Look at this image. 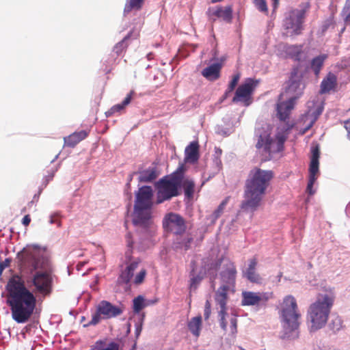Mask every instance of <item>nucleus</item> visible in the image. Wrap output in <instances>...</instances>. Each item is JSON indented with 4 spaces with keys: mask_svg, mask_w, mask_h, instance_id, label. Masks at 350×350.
Segmentation results:
<instances>
[{
    "mask_svg": "<svg viewBox=\"0 0 350 350\" xmlns=\"http://www.w3.org/2000/svg\"><path fill=\"white\" fill-rule=\"evenodd\" d=\"M345 127L348 133L349 139H350V120L345 122Z\"/></svg>",
    "mask_w": 350,
    "mask_h": 350,
    "instance_id": "obj_51",
    "label": "nucleus"
},
{
    "mask_svg": "<svg viewBox=\"0 0 350 350\" xmlns=\"http://www.w3.org/2000/svg\"><path fill=\"white\" fill-rule=\"evenodd\" d=\"M85 320V317H81V321H84Z\"/></svg>",
    "mask_w": 350,
    "mask_h": 350,
    "instance_id": "obj_60",
    "label": "nucleus"
},
{
    "mask_svg": "<svg viewBox=\"0 0 350 350\" xmlns=\"http://www.w3.org/2000/svg\"><path fill=\"white\" fill-rule=\"evenodd\" d=\"M228 198H226L224 199L219 205L217 208L213 213V214L211 215V219L212 222H215L216 219H217L222 214L224 209L225 208L227 203H228Z\"/></svg>",
    "mask_w": 350,
    "mask_h": 350,
    "instance_id": "obj_33",
    "label": "nucleus"
},
{
    "mask_svg": "<svg viewBox=\"0 0 350 350\" xmlns=\"http://www.w3.org/2000/svg\"><path fill=\"white\" fill-rule=\"evenodd\" d=\"M333 304L334 297L325 294L319 295L316 301L310 305L308 310V321L311 332H315L325 325Z\"/></svg>",
    "mask_w": 350,
    "mask_h": 350,
    "instance_id": "obj_9",
    "label": "nucleus"
},
{
    "mask_svg": "<svg viewBox=\"0 0 350 350\" xmlns=\"http://www.w3.org/2000/svg\"><path fill=\"white\" fill-rule=\"evenodd\" d=\"M313 350H324V349H321V347H317V348H314Z\"/></svg>",
    "mask_w": 350,
    "mask_h": 350,
    "instance_id": "obj_56",
    "label": "nucleus"
},
{
    "mask_svg": "<svg viewBox=\"0 0 350 350\" xmlns=\"http://www.w3.org/2000/svg\"><path fill=\"white\" fill-rule=\"evenodd\" d=\"M17 258L27 273L22 280L27 288H33V293L43 297L51 295L53 278L46 248L36 244L27 245L18 252Z\"/></svg>",
    "mask_w": 350,
    "mask_h": 350,
    "instance_id": "obj_2",
    "label": "nucleus"
},
{
    "mask_svg": "<svg viewBox=\"0 0 350 350\" xmlns=\"http://www.w3.org/2000/svg\"><path fill=\"white\" fill-rule=\"evenodd\" d=\"M239 79H240L239 74H237L233 76L232 79L231 80V81L230 82V83L228 85V92H232L234 90V89L235 88V87L237 86V85L238 83Z\"/></svg>",
    "mask_w": 350,
    "mask_h": 350,
    "instance_id": "obj_41",
    "label": "nucleus"
},
{
    "mask_svg": "<svg viewBox=\"0 0 350 350\" xmlns=\"http://www.w3.org/2000/svg\"><path fill=\"white\" fill-rule=\"evenodd\" d=\"M221 154V150L219 148H215V158L214 159V163L217 167V171H219L221 167V161L219 159V157Z\"/></svg>",
    "mask_w": 350,
    "mask_h": 350,
    "instance_id": "obj_40",
    "label": "nucleus"
},
{
    "mask_svg": "<svg viewBox=\"0 0 350 350\" xmlns=\"http://www.w3.org/2000/svg\"><path fill=\"white\" fill-rule=\"evenodd\" d=\"M176 237L173 243V247L176 250L187 251L189 249L193 239L189 235L176 234Z\"/></svg>",
    "mask_w": 350,
    "mask_h": 350,
    "instance_id": "obj_21",
    "label": "nucleus"
},
{
    "mask_svg": "<svg viewBox=\"0 0 350 350\" xmlns=\"http://www.w3.org/2000/svg\"><path fill=\"white\" fill-rule=\"evenodd\" d=\"M260 304L258 293L243 291L242 293V306H256Z\"/></svg>",
    "mask_w": 350,
    "mask_h": 350,
    "instance_id": "obj_23",
    "label": "nucleus"
},
{
    "mask_svg": "<svg viewBox=\"0 0 350 350\" xmlns=\"http://www.w3.org/2000/svg\"><path fill=\"white\" fill-rule=\"evenodd\" d=\"M305 17L304 10H293L286 14L283 22V26L288 36L301 34L303 30V23Z\"/></svg>",
    "mask_w": 350,
    "mask_h": 350,
    "instance_id": "obj_11",
    "label": "nucleus"
},
{
    "mask_svg": "<svg viewBox=\"0 0 350 350\" xmlns=\"http://www.w3.org/2000/svg\"><path fill=\"white\" fill-rule=\"evenodd\" d=\"M329 328L334 332L339 331L342 326V321L339 316L333 315L332 316L331 321L329 323Z\"/></svg>",
    "mask_w": 350,
    "mask_h": 350,
    "instance_id": "obj_32",
    "label": "nucleus"
},
{
    "mask_svg": "<svg viewBox=\"0 0 350 350\" xmlns=\"http://www.w3.org/2000/svg\"><path fill=\"white\" fill-rule=\"evenodd\" d=\"M258 297L260 298V302L265 303L269 299H271V297H272V293H269V292H267V293H258Z\"/></svg>",
    "mask_w": 350,
    "mask_h": 350,
    "instance_id": "obj_43",
    "label": "nucleus"
},
{
    "mask_svg": "<svg viewBox=\"0 0 350 350\" xmlns=\"http://www.w3.org/2000/svg\"><path fill=\"white\" fill-rule=\"evenodd\" d=\"M275 2H276V0H275Z\"/></svg>",
    "mask_w": 350,
    "mask_h": 350,
    "instance_id": "obj_62",
    "label": "nucleus"
},
{
    "mask_svg": "<svg viewBox=\"0 0 350 350\" xmlns=\"http://www.w3.org/2000/svg\"><path fill=\"white\" fill-rule=\"evenodd\" d=\"M146 275V271L142 270L139 271L135 278V283L139 284L142 282Z\"/></svg>",
    "mask_w": 350,
    "mask_h": 350,
    "instance_id": "obj_46",
    "label": "nucleus"
},
{
    "mask_svg": "<svg viewBox=\"0 0 350 350\" xmlns=\"http://www.w3.org/2000/svg\"><path fill=\"white\" fill-rule=\"evenodd\" d=\"M319 157L320 149L318 145L312 147L311 157L309 166L308 183L306 187V191L309 195L314 194L315 190L313 186L319 174Z\"/></svg>",
    "mask_w": 350,
    "mask_h": 350,
    "instance_id": "obj_12",
    "label": "nucleus"
},
{
    "mask_svg": "<svg viewBox=\"0 0 350 350\" xmlns=\"http://www.w3.org/2000/svg\"><path fill=\"white\" fill-rule=\"evenodd\" d=\"M58 214L57 213H53L51 215L49 223L50 224H57L58 226H60V221L57 219Z\"/></svg>",
    "mask_w": 350,
    "mask_h": 350,
    "instance_id": "obj_47",
    "label": "nucleus"
},
{
    "mask_svg": "<svg viewBox=\"0 0 350 350\" xmlns=\"http://www.w3.org/2000/svg\"><path fill=\"white\" fill-rule=\"evenodd\" d=\"M257 84L258 81L251 78L247 79L237 89L232 102H243L245 106H248L250 104L251 95Z\"/></svg>",
    "mask_w": 350,
    "mask_h": 350,
    "instance_id": "obj_15",
    "label": "nucleus"
},
{
    "mask_svg": "<svg viewBox=\"0 0 350 350\" xmlns=\"http://www.w3.org/2000/svg\"><path fill=\"white\" fill-rule=\"evenodd\" d=\"M231 92H228V88H227V90H226L225 92V94H224V98H226L228 96V95Z\"/></svg>",
    "mask_w": 350,
    "mask_h": 350,
    "instance_id": "obj_54",
    "label": "nucleus"
},
{
    "mask_svg": "<svg viewBox=\"0 0 350 350\" xmlns=\"http://www.w3.org/2000/svg\"><path fill=\"white\" fill-rule=\"evenodd\" d=\"M282 327L281 338L295 339L299 336V318L301 317L294 297L287 295L283 299L279 311Z\"/></svg>",
    "mask_w": 350,
    "mask_h": 350,
    "instance_id": "obj_7",
    "label": "nucleus"
},
{
    "mask_svg": "<svg viewBox=\"0 0 350 350\" xmlns=\"http://www.w3.org/2000/svg\"><path fill=\"white\" fill-rule=\"evenodd\" d=\"M273 176L271 170L255 168L250 172L245 183V200L241 203L244 211L252 213L258 208Z\"/></svg>",
    "mask_w": 350,
    "mask_h": 350,
    "instance_id": "obj_5",
    "label": "nucleus"
},
{
    "mask_svg": "<svg viewBox=\"0 0 350 350\" xmlns=\"http://www.w3.org/2000/svg\"><path fill=\"white\" fill-rule=\"evenodd\" d=\"M222 68V64L220 62L213 63L204 68L201 74L208 81H213L218 79L220 77V72Z\"/></svg>",
    "mask_w": 350,
    "mask_h": 350,
    "instance_id": "obj_17",
    "label": "nucleus"
},
{
    "mask_svg": "<svg viewBox=\"0 0 350 350\" xmlns=\"http://www.w3.org/2000/svg\"><path fill=\"white\" fill-rule=\"evenodd\" d=\"M239 350H245V349L242 347H239Z\"/></svg>",
    "mask_w": 350,
    "mask_h": 350,
    "instance_id": "obj_61",
    "label": "nucleus"
},
{
    "mask_svg": "<svg viewBox=\"0 0 350 350\" xmlns=\"http://www.w3.org/2000/svg\"><path fill=\"white\" fill-rule=\"evenodd\" d=\"M142 323H137L135 325V335L138 337L142 332Z\"/></svg>",
    "mask_w": 350,
    "mask_h": 350,
    "instance_id": "obj_50",
    "label": "nucleus"
},
{
    "mask_svg": "<svg viewBox=\"0 0 350 350\" xmlns=\"http://www.w3.org/2000/svg\"><path fill=\"white\" fill-rule=\"evenodd\" d=\"M30 221H31V218H30V216L29 215H25L24 217L22 219V224L25 226H27L29 224Z\"/></svg>",
    "mask_w": 350,
    "mask_h": 350,
    "instance_id": "obj_49",
    "label": "nucleus"
},
{
    "mask_svg": "<svg viewBox=\"0 0 350 350\" xmlns=\"http://www.w3.org/2000/svg\"><path fill=\"white\" fill-rule=\"evenodd\" d=\"M6 288L7 304L10 308L12 319L18 323H27L36 307V295L27 288L19 276L11 278Z\"/></svg>",
    "mask_w": 350,
    "mask_h": 350,
    "instance_id": "obj_3",
    "label": "nucleus"
},
{
    "mask_svg": "<svg viewBox=\"0 0 350 350\" xmlns=\"http://www.w3.org/2000/svg\"><path fill=\"white\" fill-rule=\"evenodd\" d=\"M185 160L187 162L194 163L199 159V145L198 142L193 141L191 142L185 148Z\"/></svg>",
    "mask_w": 350,
    "mask_h": 350,
    "instance_id": "obj_19",
    "label": "nucleus"
},
{
    "mask_svg": "<svg viewBox=\"0 0 350 350\" xmlns=\"http://www.w3.org/2000/svg\"><path fill=\"white\" fill-rule=\"evenodd\" d=\"M189 330L196 337H198L200 332L202 326V317L201 316L195 317L191 319L187 324Z\"/></svg>",
    "mask_w": 350,
    "mask_h": 350,
    "instance_id": "obj_27",
    "label": "nucleus"
},
{
    "mask_svg": "<svg viewBox=\"0 0 350 350\" xmlns=\"http://www.w3.org/2000/svg\"><path fill=\"white\" fill-rule=\"evenodd\" d=\"M304 88L301 77L298 75L296 70L293 71L285 93L280 95L276 105L277 117L281 122L278 130H280L282 133L278 132L275 139L271 136V128L269 124H258L256 127V148L265 156V159H271L273 154L283 150L288 133L293 127V124L286 122V120L288 119L294 107L295 100L302 94Z\"/></svg>",
    "mask_w": 350,
    "mask_h": 350,
    "instance_id": "obj_1",
    "label": "nucleus"
},
{
    "mask_svg": "<svg viewBox=\"0 0 350 350\" xmlns=\"http://www.w3.org/2000/svg\"><path fill=\"white\" fill-rule=\"evenodd\" d=\"M257 260L252 258L249 260L248 267L243 270V275L251 282H258L260 280V275L256 271Z\"/></svg>",
    "mask_w": 350,
    "mask_h": 350,
    "instance_id": "obj_18",
    "label": "nucleus"
},
{
    "mask_svg": "<svg viewBox=\"0 0 350 350\" xmlns=\"http://www.w3.org/2000/svg\"><path fill=\"white\" fill-rule=\"evenodd\" d=\"M133 276V272L129 270L128 268H126V269L122 272L120 276V279L122 282L127 284L131 281Z\"/></svg>",
    "mask_w": 350,
    "mask_h": 350,
    "instance_id": "obj_38",
    "label": "nucleus"
},
{
    "mask_svg": "<svg viewBox=\"0 0 350 350\" xmlns=\"http://www.w3.org/2000/svg\"><path fill=\"white\" fill-rule=\"evenodd\" d=\"M144 0H126L124 14L129 13L132 10H139L142 8Z\"/></svg>",
    "mask_w": 350,
    "mask_h": 350,
    "instance_id": "obj_30",
    "label": "nucleus"
},
{
    "mask_svg": "<svg viewBox=\"0 0 350 350\" xmlns=\"http://www.w3.org/2000/svg\"><path fill=\"white\" fill-rule=\"evenodd\" d=\"M279 49L285 52L286 56L293 58L296 60L300 59L302 51L301 45H288L284 43H280L278 45Z\"/></svg>",
    "mask_w": 350,
    "mask_h": 350,
    "instance_id": "obj_20",
    "label": "nucleus"
},
{
    "mask_svg": "<svg viewBox=\"0 0 350 350\" xmlns=\"http://www.w3.org/2000/svg\"><path fill=\"white\" fill-rule=\"evenodd\" d=\"M308 107L309 109L307 113L303 115L301 120L305 122L308 121V123L304 128L299 131L301 135L306 133L313 126L319 116L322 113L323 111V103L319 101L316 103L314 101L312 103L309 102L308 103Z\"/></svg>",
    "mask_w": 350,
    "mask_h": 350,
    "instance_id": "obj_14",
    "label": "nucleus"
},
{
    "mask_svg": "<svg viewBox=\"0 0 350 350\" xmlns=\"http://www.w3.org/2000/svg\"><path fill=\"white\" fill-rule=\"evenodd\" d=\"M58 155H56L55 159L52 161V162H53L57 158Z\"/></svg>",
    "mask_w": 350,
    "mask_h": 350,
    "instance_id": "obj_59",
    "label": "nucleus"
},
{
    "mask_svg": "<svg viewBox=\"0 0 350 350\" xmlns=\"http://www.w3.org/2000/svg\"><path fill=\"white\" fill-rule=\"evenodd\" d=\"M221 265V260H219L218 262H217L216 266Z\"/></svg>",
    "mask_w": 350,
    "mask_h": 350,
    "instance_id": "obj_57",
    "label": "nucleus"
},
{
    "mask_svg": "<svg viewBox=\"0 0 350 350\" xmlns=\"http://www.w3.org/2000/svg\"><path fill=\"white\" fill-rule=\"evenodd\" d=\"M138 180L140 183H150L159 177L161 172L156 165L150 166L148 168L139 171Z\"/></svg>",
    "mask_w": 350,
    "mask_h": 350,
    "instance_id": "obj_16",
    "label": "nucleus"
},
{
    "mask_svg": "<svg viewBox=\"0 0 350 350\" xmlns=\"http://www.w3.org/2000/svg\"><path fill=\"white\" fill-rule=\"evenodd\" d=\"M55 172L53 171L47 176L45 177V185H46L50 180H51L54 176Z\"/></svg>",
    "mask_w": 350,
    "mask_h": 350,
    "instance_id": "obj_52",
    "label": "nucleus"
},
{
    "mask_svg": "<svg viewBox=\"0 0 350 350\" xmlns=\"http://www.w3.org/2000/svg\"><path fill=\"white\" fill-rule=\"evenodd\" d=\"M105 344V342L102 340H97L96 342V347H98V346H102L103 345Z\"/></svg>",
    "mask_w": 350,
    "mask_h": 350,
    "instance_id": "obj_53",
    "label": "nucleus"
},
{
    "mask_svg": "<svg viewBox=\"0 0 350 350\" xmlns=\"http://www.w3.org/2000/svg\"><path fill=\"white\" fill-rule=\"evenodd\" d=\"M123 312L122 309L105 300L100 301L96 306V311L92 314L91 321L84 324V327L97 325L101 319H109L120 315Z\"/></svg>",
    "mask_w": 350,
    "mask_h": 350,
    "instance_id": "obj_10",
    "label": "nucleus"
},
{
    "mask_svg": "<svg viewBox=\"0 0 350 350\" xmlns=\"http://www.w3.org/2000/svg\"><path fill=\"white\" fill-rule=\"evenodd\" d=\"M11 261L12 259L10 258H7L3 261H0V275L2 274L3 270L10 266Z\"/></svg>",
    "mask_w": 350,
    "mask_h": 350,
    "instance_id": "obj_44",
    "label": "nucleus"
},
{
    "mask_svg": "<svg viewBox=\"0 0 350 350\" xmlns=\"http://www.w3.org/2000/svg\"><path fill=\"white\" fill-rule=\"evenodd\" d=\"M327 55L325 54L318 55L314 57L310 62V68L316 76H318Z\"/></svg>",
    "mask_w": 350,
    "mask_h": 350,
    "instance_id": "obj_28",
    "label": "nucleus"
},
{
    "mask_svg": "<svg viewBox=\"0 0 350 350\" xmlns=\"http://www.w3.org/2000/svg\"><path fill=\"white\" fill-rule=\"evenodd\" d=\"M272 1V7L273 11L278 8L279 4V0H276V2H275V0ZM253 3H254L256 8L261 12L263 13H267L268 8L267 5V2L265 0H253Z\"/></svg>",
    "mask_w": 350,
    "mask_h": 350,
    "instance_id": "obj_31",
    "label": "nucleus"
},
{
    "mask_svg": "<svg viewBox=\"0 0 350 350\" xmlns=\"http://www.w3.org/2000/svg\"><path fill=\"white\" fill-rule=\"evenodd\" d=\"M134 94V91H131L129 94H127L126 98L122 100L121 103H118L113 106L109 111H107L105 114L107 117L111 116L112 114L120 112L122 109H124L126 106H127L131 100L132 96Z\"/></svg>",
    "mask_w": 350,
    "mask_h": 350,
    "instance_id": "obj_24",
    "label": "nucleus"
},
{
    "mask_svg": "<svg viewBox=\"0 0 350 350\" xmlns=\"http://www.w3.org/2000/svg\"><path fill=\"white\" fill-rule=\"evenodd\" d=\"M236 275L237 270L234 265L230 261H227L224 263L219 272L221 286L215 291V294L219 325L224 331L226 332L228 319L230 323V329L232 334L237 333V316L232 312L230 314L228 313L226 304L228 295L234 293L235 291Z\"/></svg>",
    "mask_w": 350,
    "mask_h": 350,
    "instance_id": "obj_4",
    "label": "nucleus"
},
{
    "mask_svg": "<svg viewBox=\"0 0 350 350\" xmlns=\"http://www.w3.org/2000/svg\"><path fill=\"white\" fill-rule=\"evenodd\" d=\"M88 136L85 131L75 132L70 135L64 137V145L70 148H74L78 143L84 139Z\"/></svg>",
    "mask_w": 350,
    "mask_h": 350,
    "instance_id": "obj_22",
    "label": "nucleus"
},
{
    "mask_svg": "<svg viewBox=\"0 0 350 350\" xmlns=\"http://www.w3.org/2000/svg\"><path fill=\"white\" fill-rule=\"evenodd\" d=\"M163 226L166 231L171 232L174 234H183L186 230L184 218L174 213H170L165 216Z\"/></svg>",
    "mask_w": 350,
    "mask_h": 350,
    "instance_id": "obj_13",
    "label": "nucleus"
},
{
    "mask_svg": "<svg viewBox=\"0 0 350 350\" xmlns=\"http://www.w3.org/2000/svg\"><path fill=\"white\" fill-rule=\"evenodd\" d=\"M336 83V77L334 75L329 74L321 83V92L326 93L332 90Z\"/></svg>",
    "mask_w": 350,
    "mask_h": 350,
    "instance_id": "obj_29",
    "label": "nucleus"
},
{
    "mask_svg": "<svg viewBox=\"0 0 350 350\" xmlns=\"http://www.w3.org/2000/svg\"><path fill=\"white\" fill-rule=\"evenodd\" d=\"M185 170L184 165H180L170 176H165L154 183L157 204H161L179 195Z\"/></svg>",
    "mask_w": 350,
    "mask_h": 350,
    "instance_id": "obj_8",
    "label": "nucleus"
},
{
    "mask_svg": "<svg viewBox=\"0 0 350 350\" xmlns=\"http://www.w3.org/2000/svg\"><path fill=\"white\" fill-rule=\"evenodd\" d=\"M152 198V188L148 185L142 186L135 193L134 204L133 224L141 228L142 230L148 234L154 231V226L151 219Z\"/></svg>",
    "mask_w": 350,
    "mask_h": 350,
    "instance_id": "obj_6",
    "label": "nucleus"
},
{
    "mask_svg": "<svg viewBox=\"0 0 350 350\" xmlns=\"http://www.w3.org/2000/svg\"><path fill=\"white\" fill-rule=\"evenodd\" d=\"M96 350H120V344L111 341L105 347L97 348Z\"/></svg>",
    "mask_w": 350,
    "mask_h": 350,
    "instance_id": "obj_39",
    "label": "nucleus"
},
{
    "mask_svg": "<svg viewBox=\"0 0 350 350\" xmlns=\"http://www.w3.org/2000/svg\"><path fill=\"white\" fill-rule=\"evenodd\" d=\"M215 132L222 136H228L231 133V129L228 128H224L221 126H217L215 129Z\"/></svg>",
    "mask_w": 350,
    "mask_h": 350,
    "instance_id": "obj_42",
    "label": "nucleus"
},
{
    "mask_svg": "<svg viewBox=\"0 0 350 350\" xmlns=\"http://www.w3.org/2000/svg\"><path fill=\"white\" fill-rule=\"evenodd\" d=\"M213 14L218 18H221L227 23H230L232 18V9L231 6H227L225 8L219 7L214 11Z\"/></svg>",
    "mask_w": 350,
    "mask_h": 350,
    "instance_id": "obj_26",
    "label": "nucleus"
},
{
    "mask_svg": "<svg viewBox=\"0 0 350 350\" xmlns=\"http://www.w3.org/2000/svg\"><path fill=\"white\" fill-rule=\"evenodd\" d=\"M83 265V262H80V263H79V264L77 265V268H78V269H80V267H82Z\"/></svg>",
    "mask_w": 350,
    "mask_h": 350,
    "instance_id": "obj_55",
    "label": "nucleus"
},
{
    "mask_svg": "<svg viewBox=\"0 0 350 350\" xmlns=\"http://www.w3.org/2000/svg\"><path fill=\"white\" fill-rule=\"evenodd\" d=\"M145 306L144 299L142 295H139L133 299L134 312L139 313Z\"/></svg>",
    "mask_w": 350,
    "mask_h": 350,
    "instance_id": "obj_34",
    "label": "nucleus"
},
{
    "mask_svg": "<svg viewBox=\"0 0 350 350\" xmlns=\"http://www.w3.org/2000/svg\"><path fill=\"white\" fill-rule=\"evenodd\" d=\"M138 266V262L136 261L132 262L130 263L126 268H128L129 270L132 271L134 273V271L137 269Z\"/></svg>",
    "mask_w": 350,
    "mask_h": 350,
    "instance_id": "obj_48",
    "label": "nucleus"
},
{
    "mask_svg": "<svg viewBox=\"0 0 350 350\" xmlns=\"http://www.w3.org/2000/svg\"><path fill=\"white\" fill-rule=\"evenodd\" d=\"M181 187L183 188L185 196L188 199H191L193 197L195 183L193 179L189 177L183 178Z\"/></svg>",
    "mask_w": 350,
    "mask_h": 350,
    "instance_id": "obj_25",
    "label": "nucleus"
},
{
    "mask_svg": "<svg viewBox=\"0 0 350 350\" xmlns=\"http://www.w3.org/2000/svg\"><path fill=\"white\" fill-rule=\"evenodd\" d=\"M211 312V305L208 300H206L204 306V316L205 319H208Z\"/></svg>",
    "mask_w": 350,
    "mask_h": 350,
    "instance_id": "obj_45",
    "label": "nucleus"
},
{
    "mask_svg": "<svg viewBox=\"0 0 350 350\" xmlns=\"http://www.w3.org/2000/svg\"><path fill=\"white\" fill-rule=\"evenodd\" d=\"M129 35H127L120 42L117 43L113 47V51L118 55H120L123 50L126 48V40L129 38Z\"/></svg>",
    "mask_w": 350,
    "mask_h": 350,
    "instance_id": "obj_36",
    "label": "nucleus"
},
{
    "mask_svg": "<svg viewBox=\"0 0 350 350\" xmlns=\"http://www.w3.org/2000/svg\"><path fill=\"white\" fill-rule=\"evenodd\" d=\"M133 174H131L129 177V182L132 180Z\"/></svg>",
    "mask_w": 350,
    "mask_h": 350,
    "instance_id": "obj_58",
    "label": "nucleus"
},
{
    "mask_svg": "<svg viewBox=\"0 0 350 350\" xmlns=\"http://www.w3.org/2000/svg\"><path fill=\"white\" fill-rule=\"evenodd\" d=\"M194 270L191 272V278L190 279V288L191 290H195L197 288L198 284L202 281L203 276L198 274V275H194L193 274Z\"/></svg>",
    "mask_w": 350,
    "mask_h": 350,
    "instance_id": "obj_35",
    "label": "nucleus"
},
{
    "mask_svg": "<svg viewBox=\"0 0 350 350\" xmlns=\"http://www.w3.org/2000/svg\"><path fill=\"white\" fill-rule=\"evenodd\" d=\"M346 23L350 25V0H347L342 11Z\"/></svg>",
    "mask_w": 350,
    "mask_h": 350,
    "instance_id": "obj_37",
    "label": "nucleus"
}]
</instances>
